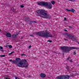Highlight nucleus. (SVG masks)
Listing matches in <instances>:
<instances>
[{"instance_id": "nucleus-1", "label": "nucleus", "mask_w": 79, "mask_h": 79, "mask_svg": "<svg viewBox=\"0 0 79 79\" xmlns=\"http://www.w3.org/2000/svg\"><path fill=\"white\" fill-rule=\"evenodd\" d=\"M11 63L16 64L17 65V66L21 68H27L29 65L26 60H22L20 62L16 60H12Z\"/></svg>"}, {"instance_id": "nucleus-2", "label": "nucleus", "mask_w": 79, "mask_h": 79, "mask_svg": "<svg viewBox=\"0 0 79 79\" xmlns=\"http://www.w3.org/2000/svg\"><path fill=\"white\" fill-rule=\"evenodd\" d=\"M36 12L41 18H44L46 19H50L51 18V16L47 13V11L44 10H36Z\"/></svg>"}, {"instance_id": "nucleus-3", "label": "nucleus", "mask_w": 79, "mask_h": 79, "mask_svg": "<svg viewBox=\"0 0 79 79\" xmlns=\"http://www.w3.org/2000/svg\"><path fill=\"white\" fill-rule=\"evenodd\" d=\"M37 35H39L42 37H52L53 35L50 33L49 31L46 30L41 32H38L36 34Z\"/></svg>"}, {"instance_id": "nucleus-4", "label": "nucleus", "mask_w": 79, "mask_h": 79, "mask_svg": "<svg viewBox=\"0 0 79 79\" xmlns=\"http://www.w3.org/2000/svg\"><path fill=\"white\" fill-rule=\"evenodd\" d=\"M39 5L40 6H46L49 9H51L52 7V5L50 2H39L38 3Z\"/></svg>"}, {"instance_id": "nucleus-5", "label": "nucleus", "mask_w": 79, "mask_h": 79, "mask_svg": "<svg viewBox=\"0 0 79 79\" xmlns=\"http://www.w3.org/2000/svg\"><path fill=\"white\" fill-rule=\"evenodd\" d=\"M60 48L62 50H64L65 53L69 52L71 50H76L77 49V48L75 47H68L67 46H65L63 47H61Z\"/></svg>"}, {"instance_id": "nucleus-6", "label": "nucleus", "mask_w": 79, "mask_h": 79, "mask_svg": "<svg viewBox=\"0 0 79 79\" xmlns=\"http://www.w3.org/2000/svg\"><path fill=\"white\" fill-rule=\"evenodd\" d=\"M70 76L69 75L62 76H58L56 77L57 79H69Z\"/></svg>"}, {"instance_id": "nucleus-7", "label": "nucleus", "mask_w": 79, "mask_h": 79, "mask_svg": "<svg viewBox=\"0 0 79 79\" xmlns=\"http://www.w3.org/2000/svg\"><path fill=\"white\" fill-rule=\"evenodd\" d=\"M65 35H67V36H68V37H69V39L71 40H76L74 37V36H73L67 33H65Z\"/></svg>"}, {"instance_id": "nucleus-8", "label": "nucleus", "mask_w": 79, "mask_h": 79, "mask_svg": "<svg viewBox=\"0 0 79 79\" xmlns=\"http://www.w3.org/2000/svg\"><path fill=\"white\" fill-rule=\"evenodd\" d=\"M66 10L67 11H68L69 12L71 11V12H72V13H74V12L75 11V10L73 9H72L71 10H69V9H66Z\"/></svg>"}, {"instance_id": "nucleus-9", "label": "nucleus", "mask_w": 79, "mask_h": 79, "mask_svg": "<svg viewBox=\"0 0 79 79\" xmlns=\"http://www.w3.org/2000/svg\"><path fill=\"white\" fill-rule=\"evenodd\" d=\"M40 76L42 78L45 77L46 75L44 73H41L40 74Z\"/></svg>"}, {"instance_id": "nucleus-10", "label": "nucleus", "mask_w": 79, "mask_h": 79, "mask_svg": "<svg viewBox=\"0 0 79 79\" xmlns=\"http://www.w3.org/2000/svg\"><path fill=\"white\" fill-rule=\"evenodd\" d=\"M6 35L7 37H11V35L9 33H7L6 34Z\"/></svg>"}, {"instance_id": "nucleus-11", "label": "nucleus", "mask_w": 79, "mask_h": 79, "mask_svg": "<svg viewBox=\"0 0 79 79\" xmlns=\"http://www.w3.org/2000/svg\"><path fill=\"white\" fill-rule=\"evenodd\" d=\"M18 35V34H14L12 35V37L13 38H15Z\"/></svg>"}, {"instance_id": "nucleus-12", "label": "nucleus", "mask_w": 79, "mask_h": 79, "mask_svg": "<svg viewBox=\"0 0 79 79\" xmlns=\"http://www.w3.org/2000/svg\"><path fill=\"white\" fill-rule=\"evenodd\" d=\"M0 51L3 52H4L3 49V47H2L0 46Z\"/></svg>"}, {"instance_id": "nucleus-13", "label": "nucleus", "mask_w": 79, "mask_h": 79, "mask_svg": "<svg viewBox=\"0 0 79 79\" xmlns=\"http://www.w3.org/2000/svg\"><path fill=\"white\" fill-rule=\"evenodd\" d=\"M16 61H19V60H21V59L19 58H16Z\"/></svg>"}, {"instance_id": "nucleus-14", "label": "nucleus", "mask_w": 79, "mask_h": 79, "mask_svg": "<svg viewBox=\"0 0 79 79\" xmlns=\"http://www.w3.org/2000/svg\"><path fill=\"white\" fill-rule=\"evenodd\" d=\"M52 4V5H54V4H55V2L54 1H52L51 2Z\"/></svg>"}, {"instance_id": "nucleus-15", "label": "nucleus", "mask_w": 79, "mask_h": 79, "mask_svg": "<svg viewBox=\"0 0 79 79\" xmlns=\"http://www.w3.org/2000/svg\"><path fill=\"white\" fill-rule=\"evenodd\" d=\"M5 56H6L5 55H2L0 56V57H5Z\"/></svg>"}, {"instance_id": "nucleus-16", "label": "nucleus", "mask_w": 79, "mask_h": 79, "mask_svg": "<svg viewBox=\"0 0 79 79\" xmlns=\"http://www.w3.org/2000/svg\"><path fill=\"white\" fill-rule=\"evenodd\" d=\"M15 53V52L13 51L11 52V53H10L9 54V55H11V54H12V53Z\"/></svg>"}, {"instance_id": "nucleus-17", "label": "nucleus", "mask_w": 79, "mask_h": 79, "mask_svg": "<svg viewBox=\"0 0 79 79\" xmlns=\"http://www.w3.org/2000/svg\"><path fill=\"white\" fill-rule=\"evenodd\" d=\"M9 47L10 48H11L12 47L11 45H10L9 46Z\"/></svg>"}, {"instance_id": "nucleus-18", "label": "nucleus", "mask_w": 79, "mask_h": 79, "mask_svg": "<svg viewBox=\"0 0 79 79\" xmlns=\"http://www.w3.org/2000/svg\"><path fill=\"white\" fill-rule=\"evenodd\" d=\"M66 68H67V70H68V71H69L70 69H69V68L68 67H66Z\"/></svg>"}, {"instance_id": "nucleus-19", "label": "nucleus", "mask_w": 79, "mask_h": 79, "mask_svg": "<svg viewBox=\"0 0 79 79\" xmlns=\"http://www.w3.org/2000/svg\"><path fill=\"white\" fill-rule=\"evenodd\" d=\"M8 77V76H7L6 77H5V79H8V78H7V77Z\"/></svg>"}, {"instance_id": "nucleus-20", "label": "nucleus", "mask_w": 79, "mask_h": 79, "mask_svg": "<svg viewBox=\"0 0 79 79\" xmlns=\"http://www.w3.org/2000/svg\"><path fill=\"white\" fill-rule=\"evenodd\" d=\"M67 19H66V17H64V21H67Z\"/></svg>"}, {"instance_id": "nucleus-21", "label": "nucleus", "mask_w": 79, "mask_h": 79, "mask_svg": "<svg viewBox=\"0 0 79 79\" xmlns=\"http://www.w3.org/2000/svg\"><path fill=\"white\" fill-rule=\"evenodd\" d=\"M69 59H70V57H68L67 60H69Z\"/></svg>"}, {"instance_id": "nucleus-22", "label": "nucleus", "mask_w": 79, "mask_h": 79, "mask_svg": "<svg viewBox=\"0 0 79 79\" xmlns=\"http://www.w3.org/2000/svg\"><path fill=\"white\" fill-rule=\"evenodd\" d=\"M20 7L21 8H23V7H24V6H23V5H22L20 6Z\"/></svg>"}, {"instance_id": "nucleus-23", "label": "nucleus", "mask_w": 79, "mask_h": 79, "mask_svg": "<svg viewBox=\"0 0 79 79\" xmlns=\"http://www.w3.org/2000/svg\"><path fill=\"white\" fill-rule=\"evenodd\" d=\"M69 61H70V62H73V60L71 59L70 60H69Z\"/></svg>"}, {"instance_id": "nucleus-24", "label": "nucleus", "mask_w": 79, "mask_h": 79, "mask_svg": "<svg viewBox=\"0 0 79 79\" xmlns=\"http://www.w3.org/2000/svg\"><path fill=\"white\" fill-rule=\"evenodd\" d=\"M48 42H52V40H48Z\"/></svg>"}, {"instance_id": "nucleus-25", "label": "nucleus", "mask_w": 79, "mask_h": 79, "mask_svg": "<svg viewBox=\"0 0 79 79\" xmlns=\"http://www.w3.org/2000/svg\"><path fill=\"white\" fill-rule=\"evenodd\" d=\"M7 48H8V47H9L8 45H6V46H5Z\"/></svg>"}, {"instance_id": "nucleus-26", "label": "nucleus", "mask_w": 79, "mask_h": 79, "mask_svg": "<svg viewBox=\"0 0 79 79\" xmlns=\"http://www.w3.org/2000/svg\"><path fill=\"white\" fill-rule=\"evenodd\" d=\"M73 55H76V52H73Z\"/></svg>"}, {"instance_id": "nucleus-27", "label": "nucleus", "mask_w": 79, "mask_h": 79, "mask_svg": "<svg viewBox=\"0 0 79 79\" xmlns=\"http://www.w3.org/2000/svg\"><path fill=\"white\" fill-rule=\"evenodd\" d=\"M31 45H30V46H29V48H31Z\"/></svg>"}, {"instance_id": "nucleus-28", "label": "nucleus", "mask_w": 79, "mask_h": 79, "mask_svg": "<svg viewBox=\"0 0 79 79\" xmlns=\"http://www.w3.org/2000/svg\"><path fill=\"white\" fill-rule=\"evenodd\" d=\"M30 36H31V37H34V35H30Z\"/></svg>"}, {"instance_id": "nucleus-29", "label": "nucleus", "mask_w": 79, "mask_h": 79, "mask_svg": "<svg viewBox=\"0 0 79 79\" xmlns=\"http://www.w3.org/2000/svg\"><path fill=\"white\" fill-rule=\"evenodd\" d=\"M64 40H67V39H64Z\"/></svg>"}, {"instance_id": "nucleus-30", "label": "nucleus", "mask_w": 79, "mask_h": 79, "mask_svg": "<svg viewBox=\"0 0 79 79\" xmlns=\"http://www.w3.org/2000/svg\"><path fill=\"white\" fill-rule=\"evenodd\" d=\"M9 61H12V60H9Z\"/></svg>"}, {"instance_id": "nucleus-31", "label": "nucleus", "mask_w": 79, "mask_h": 79, "mask_svg": "<svg viewBox=\"0 0 79 79\" xmlns=\"http://www.w3.org/2000/svg\"><path fill=\"white\" fill-rule=\"evenodd\" d=\"M64 30L66 32V31H67V30L65 29Z\"/></svg>"}, {"instance_id": "nucleus-32", "label": "nucleus", "mask_w": 79, "mask_h": 79, "mask_svg": "<svg viewBox=\"0 0 79 79\" xmlns=\"http://www.w3.org/2000/svg\"><path fill=\"white\" fill-rule=\"evenodd\" d=\"M24 54H22V56H24Z\"/></svg>"}, {"instance_id": "nucleus-33", "label": "nucleus", "mask_w": 79, "mask_h": 79, "mask_svg": "<svg viewBox=\"0 0 79 79\" xmlns=\"http://www.w3.org/2000/svg\"><path fill=\"white\" fill-rule=\"evenodd\" d=\"M17 79V77H15V79Z\"/></svg>"}, {"instance_id": "nucleus-34", "label": "nucleus", "mask_w": 79, "mask_h": 79, "mask_svg": "<svg viewBox=\"0 0 79 79\" xmlns=\"http://www.w3.org/2000/svg\"><path fill=\"white\" fill-rule=\"evenodd\" d=\"M28 77L29 78V77H31V76H30V77Z\"/></svg>"}, {"instance_id": "nucleus-35", "label": "nucleus", "mask_w": 79, "mask_h": 79, "mask_svg": "<svg viewBox=\"0 0 79 79\" xmlns=\"http://www.w3.org/2000/svg\"><path fill=\"white\" fill-rule=\"evenodd\" d=\"M78 44L79 45V42H78Z\"/></svg>"}, {"instance_id": "nucleus-36", "label": "nucleus", "mask_w": 79, "mask_h": 79, "mask_svg": "<svg viewBox=\"0 0 79 79\" xmlns=\"http://www.w3.org/2000/svg\"><path fill=\"white\" fill-rule=\"evenodd\" d=\"M71 28H72V27H71Z\"/></svg>"}, {"instance_id": "nucleus-37", "label": "nucleus", "mask_w": 79, "mask_h": 79, "mask_svg": "<svg viewBox=\"0 0 79 79\" xmlns=\"http://www.w3.org/2000/svg\"><path fill=\"white\" fill-rule=\"evenodd\" d=\"M22 38H21V39H22Z\"/></svg>"}]
</instances>
